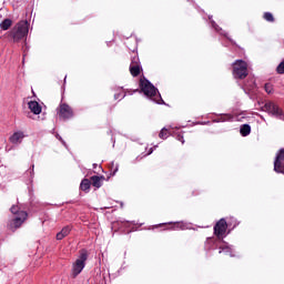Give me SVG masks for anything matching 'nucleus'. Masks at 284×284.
Instances as JSON below:
<instances>
[{"mask_svg": "<svg viewBox=\"0 0 284 284\" xmlns=\"http://www.w3.org/2000/svg\"><path fill=\"white\" fill-rule=\"evenodd\" d=\"M170 138V130L163 128L159 133V139H162V141H165V139Z\"/></svg>", "mask_w": 284, "mask_h": 284, "instance_id": "obj_27", "label": "nucleus"}, {"mask_svg": "<svg viewBox=\"0 0 284 284\" xmlns=\"http://www.w3.org/2000/svg\"><path fill=\"white\" fill-rule=\"evenodd\" d=\"M140 92H143L144 97L153 101L154 103H158L159 105H163L165 103L163 101V98L161 97V93H159V89L150 82V80L145 78H141L140 82Z\"/></svg>", "mask_w": 284, "mask_h": 284, "instance_id": "obj_3", "label": "nucleus"}, {"mask_svg": "<svg viewBox=\"0 0 284 284\" xmlns=\"http://www.w3.org/2000/svg\"><path fill=\"white\" fill-rule=\"evenodd\" d=\"M24 136L26 133H23V131H16L12 135H10L9 141L12 143V145H19L23 143Z\"/></svg>", "mask_w": 284, "mask_h": 284, "instance_id": "obj_14", "label": "nucleus"}, {"mask_svg": "<svg viewBox=\"0 0 284 284\" xmlns=\"http://www.w3.org/2000/svg\"><path fill=\"white\" fill-rule=\"evenodd\" d=\"M70 232H72V226L67 225L62 227V230L55 235L57 241H63L65 236L70 235Z\"/></svg>", "mask_w": 284, "mask_h": 284, "instance_id": "obj_17", "label": "nucleus"}, {"mask_svg": "<svg viewBox=\"0 0 284 284\" xmlns=\"http://www.w3.org/2000/svg\"><path fill=\"white\" fill-rule=\"evenodd\" d=\"M227 227L231 230H234L235 227H239L240 222L236 221L234 217H230L229 221L226 222Z\"/></svg>", "mask_w": 284, "mask_h": 284, "instance_id": "obj_26", "label": "nucleus"}, {"mask_svg": "<svg viewBox=\"0 0 284 284\" xmlns=\"http://www.w3.org/2000/svg\"><path fill=\"white\" fill-rule=\"evenodd\" d=\"M232 119H234L232 114H222L219 116L217 122L225 123V121H232Z\"/></svg>", "mask_w": 284, "mask_h": 284, "instance_id": "obj_29", "label": "nucleus"}, {"mask_svg": "<svg viewBox=\"0 0 284 284\" xmlns=\"http://www.w3.org/2000/svg\"><path fill=\"white\" fill-rule=\"evenodd\" d=\"M90 181H91V185H93V187H97V190H99V187L103 185V181H105V176L92 175L90 178Z\"/></svg>", "mask_w": 284, "mask_h": 284, "instance_id": "obj_16", "label": "nucleus"}, {"mask_svg": "<svg viewBox=\"0 0 284 284\" xmlns=\"http://www.w3.org/2000/svg\"><path fill=\"white\" fill-rule=\"evenodd\" d=\"M108 168H109L110 176H114L119 172V163L114 161L109 163Z\"/></svg>", "mask_w": 284, "mask_h": 284, "instance_id": "obj_24", "label": "nucleus"}, {"mask_svg": "<svg viewBox=\"0 0 284 284\" xmlns=\"http://www.w3.org/2000/svg\"><path fill=\"white\" fill-rule=\"evenodd\" d=\"M264 110H266L268 114H272L273 116H276L277 119H281L282 121H284L283 109H281L276 103L266 102L264 105Z\"/></svg>", "mask_w": 284, "mask_h": 284, "instance_id": "obj_9", "label": "nucleus"}, {"mask_svg": "<svg viewBox=\"0 0 284 284\" xmlns=\"http://www.w3.org/2000/svg\"><path fill=\"white\" fill-rule=\"evenodd\" d=\"M55 139H58V141H61L63 145H65V141H63V138H61V135L57 134Z\"/></svg>", "mask_w": 284, "mask_h": 284, "instance_id": "obj_33", "label": "nucleus"}, {"mask_svg": "<svg viewBox=\"0 0 284 284\" xmlns=\"http://www.w3.org/2000/svg\"><path fill=\"white\" fill-rule=\"evenodd\" d=\"M29 32L30 23H28V20H21L6 33V38L12 41V43H19V41H23L28 37Z\"/></svg>", "mask_w": 284, "mask_h": 284, "instance_id": "obj_2", "label": "nucleus"}, {"mask_svg": "<svg viewBox=\"0 0 284 284\" xmlns=\"http://www.w3.org/2000/svg\"><path fill=\"white\" fill-rule=\"evenodd\" d=\"M252 132V126L250 124H242L240 128V133L242 136H250Z\"/></svg>", "mask_w": 284, "mask_h": 284, "instance_id": "obj_23", "label": "nucleus"}, {"mask_svg": "<svg viewBox=\"0 0 284 284\" xmlns=\"http://www.w3.org/2000/svg\"><path fill=\"white\" fill-rule=\"evenodd\" d=\"M213 234L217 240L224 241L227 236V220L221 219L213 226Z\"/></svg>", "mask_w": 284, "mask_h": 284, "instance_id": "obj_6", "label": "nucleus"}, {"mask_svg": "<svg viewBox=\"0 0 284 284\" xmlns=\"http://www.w3.org/2000/svg\"><path fill=\"white\" fill-rule=\"evenodd\" d=\"M277 74H284V60L276 68Z\"/></svg>", "mask_w": 284, "mask_h": 284, "instance_id": "obj_31", "label": "nucleus"}, {"mask_svg": "<svg viewBox=\"0 0 284 284\" xmlns=\"http://www.w3.org/2000/svg\"><path fill=\"white\" fill-rule=\"evenodd\" d=\"M243 90L252 93L256 92V90H258V87L256 85V78L248 77L243 84Z\"/></svg>", "mask_w": 284, "mask_h": 284, "instance_id": "obj_13", "label": "nucleus"}, {"mask_svg": "<svg viewBox=\"0 0 284 284\" xmlns=\"http://www.w3.org/2000/svg\"><path fill=\"white\" fill-rule=\"evenodd\" d=\"M274 172H277V174H284V149H281L276 154Z\"/></svg>", "mask_w": 284, "mask_h": 284, "instance_id": "obj_11", "label": "nucleus"}, {"mask_svg": "<svg viewBox=\"0 0 284 284\" xmlns=\"http://www.w3.org/2000/svg\"><path fill=\"white\" fill-rule=\"evenodd\" d=\"M129 70L133 77H139V74L143 72V68L141 67V64H130Z\"/></svg>", "mask_w": 284, "mask_h": 284, "instance_id": "obj_21", "label": "nucleus"}, {"mask_svg": "<svg viewBox=\"0 0 284 284\" xmlns=\"http://www.w3.org/2000/svg\"><path fill=\"white\" fill-rule=\"evenodd\" d=\"M223 37H225L226 39H229V41H231L232 43H234V40L233 39H230V37H227V33H222Z\"/></svg>", "mask_w": 284, "mask_h": 284, "instance_id": "obj_34", "label": "nucleus"}, {"mask_svg": "<svg viewBox=\"0 0 284 284\" xmlns=\"http://www.w3.org/2000/svg\"><path fill=\"white\" fill-rule=\"evenodd\" d=\"M28 105H29V110H31V112H33L34 114H41L42 108H41V104H39V102L30 101L28 103Z\"/></svg>", "mask_w": 284, "mask_h": 284, "instance_id": "obj_20", "label": "nucleus"}, {"mask_svg": "<svg viewBox=\"0 0 284 284\" xmlns=\"http://www.w3.org/2000/svg\"><path fill=\"white\" fill-rule=\"evenodd\" d=\"M155 229L163 227V232H179L183 230H187V224L185 222H168V223H161L156 224L154 226Z\"/></svg>", "mask_w": 284, "mask_h": 284, "instance_id": "obj_7", "label": "nucleus"}, {"mask_svg": "<svg viewBox=\"0 0 284 284\" xmlns=\"http://www.w3.org/2000/svg\"><path fill=\"white\" fill-rule=\"evenodd\" d=\"M264 90H265V92H266L267 94H272L274 88L272 87L271 83H266V84L264 85Z\"/></svg>", "mask_w": 284, "mask_h": 284, "instance_id": "obj_32", "label": "nucleus"}, {"mask_svg": "<svg viewBox=\"0 0 284 284\" xmlns=\"http://www.w3.org/2000/svg\"><path fill=\"white\" fill-rule=\"evenodd\" d=\"M135 92H139V89L135 90H126L124 91H119L118 93L114 94V100L115 101H121L125 99V94H134Z\"/></svg>", "mask_w": 284, "mask_h": 284, "instance_id": "obj_19", "label": "nucleus"}, {"mask_svg": "<svg viewBox=\"0 0 284 284\" xmlns=\"http://www.w3.org/2000/svg\"><path fill=\"white\" fill-rule=\"evenodd\" d=\"M120 227H123V232H126V234H130V232L136 231V224L134 222L130 221H122L119 222Z\"/></svg>", "mask_w": 284, "mask_h": 284, "instance_id": "obj_15", "label": "nucleus"}, {"mask_svg": "<svg viewBox=\"0 0 284 284\" xmlns=\"http://www.w3.org/2000/svg\"><path fill=\"white\" fill-rule=\"evenodd\" d=\"M9 28H12V19L7 18L0 23V29L6 31Z\"/></svg>", "mask_w": 284, "mask_h": 284, "instance_id": "obj_25", "label": "nucleus"}, {"mask_svg": "<svg viewBox=\"0 0 284 284\" xmlns=\"http://www.w3.org/2000/svg\"><path fill=\"white\" fill-rule=\"evenodd\" d=\"M247 68L248 65L244 60H235L232 63L233 79H237L240 81L247 79V77L250 75V70Z\"/></svg>", "mask_w": 284, "mask_h": 284, "instance_id": "obj_5", "label": "nucleus"}, {"mask_svg": "<svg viewBox=\"0 0 284 284\" xmlns=\"http://www.w3.org/2000/svg\"><path fill=\"white\" fill-rule=\"evenodd\" d=\"M263 19L268 21V23H274V14L272 12H264Z\"/></svg>", "mask_w": 284, "mask_h": 284, "instance_id": "obj_30", "label": "nucleus"}, {"mask_svg": "<svg viewBox=\"0 0 284 284\" xmlns=\"http://www.w3.org/2000/svg\"><path fill=\"white\" fill-rule=\"evenodd\" d=\"M90 187H92L91 180L83 179L80 183V190H82V192H90Z\"/></svg>", "mask_w": 284, "mask_h": 284, "instance_id": "obj_22", "label": "nucleus"}, {"mask_svg": "<svg viewBox=\"0 0 284 284\" xmlns=\"http://www.w3.org/2000/svg\"><path fill=\"white\" fill-rule=\"evenodd\" d=\"M221 243L223 240H219V237H207L204 242V250L206 252H212V250H219L221 247Z\"/></svg>", "mask_w": 284, "mask_h": 284, "instance_id": "obj_12", "label": "nucleus"}, {"mask_svg": "<svg viewBox=\"0 0 284 284\" xmlns=\"http://www.w3.org/2000/svg\"><path fill=\"white\" fill-rule=\"evenodd\" d=\"M89 256H90V253L88 252L87 248H81L79 251V256L72 264V268H71L72 278H77V276H79V274H81V272L85 270V263L88 262Z\"/></svg>", "mask_w": 284, "mask_h": 284, "instance_id": "obj_4", "label": "nucleus"}, {"mask_svg": "<svg viewBox=\"0 0 284 284\" xmlns=\"http://www.w3.org/2000/svg\"><path fill=\"white\" fill-rule=\"evenodd\" d=\"M153 152H154V149L151 148V149L149 150L148 154H152Z\"/></svg>", "mask_w": 284, "mask_h": 284, "instance_id": "obj_35", "label": "nucleus"}, {"mask_svg": "<svg viewBox=\"0 0 284 284\" xmlns=\"http://www.w3.org/2000/svg\"><path fill=\"white\" fill-rule=\"evenodd\" d=\"M183 134H185V132L181 131V130H178L174 132V136L178 141H180L183 145V143H185V140L183 138Z\"/></svg>", "mask_w": 284, "mask_h": 284, "instance_id": "obj_28", "label": "nucleus"}, {"mask_svg": "<svg viewBox=\"0 0 284 284\" xmlns=\"http://www.w3.org/2000/svg\"><path fill=\"white\" fill-rule=\"evenodd\" d=\"M219 254H226L227 256H234V251L230 247V245L225 242H222V244L219 246Z\"/></svg>", "mask_w": 284, "mask_h": 284, "instance_id": "obj_18", "label": "nucleus"}, {"mask_svg": "<svg viewBox=\"0 0 284 284\" xmlns=\"http://www.w3.org/2000/svg\"><path fill=\"white\" fill-rule=\"evenodd\" d=\"M10 212L11 214H13V217L8 221L7 230L8 232H11V234H14V232L21 229L23 223L28 221V213L21 210L19 205H14V204L10 207Z\"/></svg>", "mask_w": 284, "mask_h": 284, "instance_id": "obj_1", "label": "nucleus"}, {"mask_svg": "<svg viewBox=\"0 0 284 284\" xmlns=\"http://www.w3.org/2000/svg\"><path fill=\"white\" fill-rule=\"evenodd\" d=\"M126 48L132 52L131 64L130 65H141V60L139 59V53L136 52V41L129 40L126 42Z\"/></svg>", "mask_w": 284, "mask_h": 284, "instance_id": "obj_10", "label": "nucleus"}, {"mask_svg": "<svg viewBox=\"0 0 284 284\" xmlns=\"http://www.w3.org/2000/svg\"><path fill=\"white\" fill-rule=\"evenodd\" d=\"M57 114L59 119H62L63 121H68L70 119H73L74 110L68 103L61 102L57 109Z\"/></svg>", "mask_w": 284, "mask_h": 284, "instance_id": "obj_8", "label": "nucleus"}]
</instances>
